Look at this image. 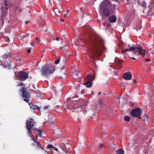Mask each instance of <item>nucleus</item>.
Listing matches in <instances>:
<instances>
[{
  "mask_svg": "<svg viewBox=\"0 0 154 154\" xmlns=\"http://www.w3.org/2000/svg\"><path fill=\"white\" fill-rule=\"evenodd\" d=\"M88 41L92 46L91 51L93 56L91 58H94V57L100 56L101 54L100 46L103 47L104 45L103 39L98 34H92L89 35Z\"/></svg>",
  "mask_w": 154,
  "mask_h": 154,
  "instance_id": "obj_1",
  "label": "nucleus"
},
{
  "mask_svg": "<svg viewBox=\"0 0 154 154\" xmlns=\"http://www.w3.org/2000/svg\"><path fill=\"white\" fill-rule=\"evenodd\" d=\"M128 48H127L125 47V50H121V53L124 55L127 54V51H130L132 50L134 54H138V55H142L143 57H144L145 51L140 45H137L135 47H133L128 45Z\"/></svg>",
  "mask_w": 154,
  "mask_h": 154,
  "instance_id": "obj_2",
  "label": "nucleus"
},
{
  "mask_svg": "<svg viewBox=\"0 0 154 154\" xmlns=\"http://www.w3.org/2000/svg\"><path fill=\"white\" fill-rule=\"evenodd\" d=\"M55 67L50 64L44 66L41 69L42 75L44 76L47 77L50 74H52L55 71Z\"/></svg>",
  "mask_w": 154,
  "mask_h": 154,
  "instance_id": "obj_3",
  "label": "nucleus"
},
{
  "mask_svg": "<svg viewBox=\"0 0 154 154\" xmlns=\"http://www.w3.org/2000/svg\"><path fill=\"white\" fill-rule=\"evenodd\" d=\"M22 93V97L23 98V100L25 101L28 103L29 105V99L30 98V95L27 89V88L24 87H22L20 90Z\"/></svg>",
  "mask_w": 154,
  "mask_h": 154,
  "instance_id": "obj_4",
  "label": "nucleus"
},
{
  "mask_svg": "<svg viewBox=\"0 0 154 154\" xmlns=\"http://www.w3.org/2000/svg\"><path fill=\"white\" fill-rule=\"evenodd\" d=\"M35 124L36 123L34 122V121L33 119L31 118H29L27 120L26 127L28 131L27 132L32 131L34 132H35L36 130H35V128H33V127L34 124Z\"/></svg>",
  "mask_w": 154,
  "mask_h": 154,
  "instance_id": "obj_5",
  "label": "nucleus"
},
{
  "mask_svg": "<svg viewBox=\"0 0 154 154\" xmlns=\"http://www.w3.org/2000/svg\"><path fill=\"white\" fill-rule=\"evenodd\" d=\"M143 110V109L137 108L131 110L130 113L132 116L138 118L141 116Z\"/></svg>",
  "mask_w": 154,
  "mask_h": 154,
  "instance_id": "obj_6",
  "label": "nucleus"
},
{
  "mask_svg": "<svg viewBox=\"0 0 154 154\" xmlns=\"http://www.w3.org/2000/svg\"><path fill=\"white\" fill-rule=\"evenodd\" d=\"M95 78V76L92 75H88L87 76L86 79V82L83 83L84 85H86V87L88 88L91 87L92 85L91 82Z\"/></svg>",
  "mask_w": 154,
  "mask_h": 154,
  "instance_id": "obj_7",
  "label": "nucleus"
},
{
  "mask_svg": "<svg viewBox=\"0 0 154 154\" xmlns=\"http://www.w3.org/2000/svg\"><path fill=\"white\" fill-rule=\"evenodd\" d=\"M18 75L19 80L22 81H24L26 80L29 76L28 72L23 71L19 72Z\"/></svg>",
  "mask_w": 154,
  "mask_h": 154,
  "instance_id": "obj_8",
  "label": "nucleus"
},
{
  "mask_svg": "<svg viewBox=\"0 0 154 154\" xmlns=\"http://www.w3.org/2000/svg\"><path fill=\"white\" fill-rule=\"evenodd\" d=\"M10 5V4L8 0H5L3 2L1 7L2 12L3 14H5L8 12V10Z\"/></svg>",
  "mask_w": 154,
  "mask_h": 154,
  "instance_id": "obj_9",
  "label": "nucleus"
},
{
  "mask_svg": "<svg viewBox=\"0 0 154 154\" xmlns=\"http://www.w3.org/2000/svg\"><path fill=\"white\" fill-rule=\"evenodd\" d=\"M111 2L108 0H104L101 3L100 7V9L106 8H110V7L112 5Z\"/></svg>",
  "mask_w": 154,
  "mask_h": 154,
  "instance_id": "obj_10",
  "label": "nucleus"
},
{
  "mask_svg": "<svg viewBox=\"0 0 154 154\" xmlns=\"http://www.w3.org/2000/svg\"><path fill=\"white\" fill-rule=\"evenodd\" d=\"M100 10L102 12V15L105 17H108L110 14V8L100 9Z\"/></svg>",
  "mask_w": 154,
  "mask_h": 154,
  "instance_id": "obj_11",
  "label": "nucleus"
},
{
  "mask_svg": "<svg viewBox=\"0 0 154 154\" xmlns=\"http://www.w3.org/2000/svg\"><path fill=\"white\" fill-rule=\"evenodd\" d=\"M123 78L126 80H129L132 78V75L130 72L128 71L125 73L123 75Z\"/></svg>",
  "mask_w": 154,
  "mask_h": 154,
  "instance_id": "obj_12",
  "label": "nucleus"
},
{
  "mask_svg": "<svg viewBox=\"0 0 154 154\" xmlns=\"http://www.w3.org/2000/svg\"><path fill=\"white\" fill-rule=\"evenodd\" d=\"M78 109H79L78 110V111H79L80 112V114L82 113L84 115H85L86 113L87 110H86L85 106H83L82 107H79Z\"/></svg>",
  "mask_w": 154,
  "mask_h": 154,
  "instance_id": "obj_13",
  "label": "nucleus"
},
{
  "mask_svg": "<svg viewBox=\"0 0 154 154\" xmlns=\"http://www.w3.org/2000/svg\"><path fill=\"white\" fill-rule=\"evenodd\" d=\"M109 20L111 23H115L116 21L117 18L115 15H113L109 17Z\"/></svg>",
  "mask_w": 154,
  "mask_h": 154,
  "instance_id": "obj_14",
  "label": "nucleus"
},
{
  "mask_svg": "<svg viewBox=\"0 0 154 154\" xmlns=\"http://www.w3.org/2000/svg\"><path fill=\"white\" fill-rule=\"evenodd\" d=\"M28 135L31 137L32 138V140L35 142L36 141L35 138L33 137V135L32 134V131H30L29 132H27Z\"/></svg>",
  "mask_w": 154,
  "mask_h": 154,
  "instance_id": "obj_15",
  "label": "nucleus"
},
{
  "mask_svg": "<svg viewBox=\"0 0 154 154\" xmlns=\"http://www.w3.org/2000/svg\"><path fill=\"white\" fill-rule=\"evenodd\" d=\"M2 35H3V38L5 39L6 42H9L10 41L9 38L8 37V36L5 35L4 34H3L2 32H1Z\"/></svg>",
  "mask_w": 154,
  "mask_h": 154,
  "instance_id": "obj_16",
  "label": "nucleus"
},
{
  "mask_svg": "<svg viewBox=\"0 0 154 154\" xmlns=\"http://www.w3.org/2000/svg\"><path fill=\"white\" fill-rule=\"evenodd\" d=\"M124 151L122 149L117 150L116 151V154H124Z\"/></svg>",
  "mask_w": 154,
  "mask_h": 154,
  "instance_id": "obj_17",
  "label": "nucleus"
},
{
  "mask_svg": "<svg viewBox=\"0 0 154 154\" xmlns=\"http://www.w3.org/2000/svg\"><path fill=\"white\" fill-rule=\"evenodd\" d=\"M36 130L37 131L36 135L37 137L39 136L40 137H41L42 136V131H41L38 130Z\"/></svg>",
  "mask_w": 154,
  "mask_h": 154,
  "instance_id": "obj_18",
  "label": "nucleus"
},
{
  "mask_svg": "<svg viewBox=\"0 0 154 154\" xmlns=\"http://www.w3.org/2000/svg\"><path fill=\"white\" fill-rule=\"evenodd\" d=\"M125 120L127 122H129L130 120V117L128 116H125L124 117Z\"/></svg>",
  "mask_w": 154,
  "mask_h": 154,
  "instance_id": "obj_19",
  "label": "nucleus"
},
{
  "mask_svg": "<svg viewBox=\"0 0 154 154\" xmlns=\"http://www.w3.org/2000/svg\"><path fill=\"white\" fill-rule=\"evenodd\" d=\"M60 147L62 149L65 148L66 146L64 143H62L60 145Z\"/></svg>",
  "mask_w": 154,
  "mask_h": 154,
  "instance_id": "obj_20",
  "label": "nucleus"
},
{
  "mask_svg": "<svg viewBox=\"0 0 154 154\" xmlns=\"http://www.w3.org/2000/svg\"><path fill=\"white\" fill-rule=\"evenodd\" d=\"M33 107L32 108V109H34L35 110V109L38 110L40 111V109L41 108L40 106H33Z\"/></svg>",
  "mask_w": 154,
  "mask_h": 154,
  "instance_id": "obj_21",
  "label": "nucleus"
},
{
  "mask_svg": "<svg viewBox=\"0 0 154 154\" xmlns=\"http://www.w3.org/2000/svg\"><path fill=\"white\" fill-rule=\"evenodd\" d=\"M136 32H135V33L137 34H141L143 32V31L142 30V29H137Z\"/></svg>",
  "mask_w": 154,
  "mask_h": 154,
  "instance_id": "obj_22",
  "label": "nucleus"
},
{
  "mask_svg": "<svg viewBox=\"0 0 154 154\" xmlns=\"http://www.w3.org/2000/svg\"><path fill=\"white\" fill-rule=\"evenodd\" d=\"M82 28H84V29H92L89 25H85Z\"/></svg>",
  "mask_w": 154,
  "mask_h": 154,
  "instance_id": "obj_23",
  "label": "nucleus"
},
{
  "mask_svg": "<svg viewBox=\"0 0 154 154\" xmlns=\"http://www.w3.org/2000/svg\"><path fill=\"white\" fill-rule=\"evenodd\" d=\"M146 5H147L146 3L144 1V0H143L141 3V6L143 7H146Z\"/></svg>",
  "mask_w": 154,
  "mask_h": 154,
  "instance_id": "obj_24",
  "label": "nucleus"
},
{
  "mask_svg": "<svg viewBox=\"0 0 154 154\" xmlns=\"http://www.w3.org/2000/svg\"><path fill=\"white\" fill-rule=\"evenodd\" d=\"M55 12L57 14H60L61 13V11L57 9H55Z\"/></svg>",
  "mask_w": 154,
  "mask_h": 154,
  "instance_id": "obj_25",
  "label": "nucleus"
},
{
  "mask_svg": "<svg viewBox=\"0 0 154 154\" xmlns=\"http://www.w3.org/2000/svg\"><path fill=\"white\" fill-rule=\"evenodd\" d=\"M60 60V58L59 57L58 59H57L55 61L54 63L55 64H58L59 63V62Z\"/></svg>",
  "mask_w": 154,
  "mask_h": 154,
  "instance_id": "obj_26",
  "label": "nucleus"
},
{
  "mask_svg": "<svg viewBox=\"0 0 154 154\" xmlns=\"http://www.w3.org/2000/svg\"><path fill=\"white\" fill-rule=\"evenodd\" d=\"M48 123L51 126H52L55 124V122L54 121L51 122V121H50L48 122Z\"/></svg>",
  "mask_w": 154,
  "mask_h": 154,
  "instance_id": "obj_27",
  "label": "nucleus"
},
{
  "mask_svg": "<svg viewBox=\"0 0 154 154\" xmlns=\"http://www.w3.org/2000/svg\"><path fill=\"white\" fill-rule=\"evenodd\" d=\"M47 147L48 148H54V146H53L51 144H50L47 146Z\"/></svg>",
  "mask_w": 154,
  "mask_h": 154,
  "instance_id": "obj_28",
  "label": "nucleus"
},
{
  "mask_svg": "<svg viewBox=\"0 0 154 154\" xmlns=\"http://www.w3.org/2000/svg\"><path fill=\"white\" fill-rule=\"evenodd\" d=\"M99 147L100 148H101L104 146V145L102 143H100L99 144Z\"/></svg>",
  "mask_w": 154,
  "mask_h": 154,
  "instance_id": "obj_29",
  "label": "nucleus"
},
{
  "mask_svg": "<svg viewBox=\"0 0 154 154\" xmlns=\"http://www.w3.org/2000/svg\"><path fill=\"white\" fill-rule=\"evenodd\" d=\"M35 142L37 144L39 147H40V144L39 141H37L36 140V141H35Z\"/></svg>",
  "mask_w": 154,
  "mask_h": 154,
  "instance_id": "obj_30",
  "label": "nucleus"
},
{
  "mask_svg": "<svg viewBox=\"0 0 154 154\" xmlns=\"http://www.w3.org/2000/svg\"><path fill=\"white\" fill-rule=\"evenodd\" d=\"M24 85V84L23 83V82H22L21 83L19 82V83L18 84V86H22V85Z\"/></svg>",
  "mask_w": 154,
  "mask_h": 154,
  "instance_id": "obj_31",
  "label": "nucleus"
},
{
  "mask_svg": "<svg viewBox=\"0 0 154 154\" xmlns=\"http://www.w3.org/2000/svg\"><path fill=\"white\" fill-rule=\"evenodd\" d=\"M142 28V26H140V25H138L137 26V27H136V29H141Z\"/></svg>",
  "mask_w": 154,
  "mask_h": 154,
  "instance_id": "obj_32",
  "label": "nucleus"
},
{
  "mask_svg": "<svg viewBox=\"0 0 154 154\" xmlns=\"http://www.w3.org/2000/svg\"><path fill=\"white\" fill-rule=\"evenodd\" d=\"M145 60L146 62H150V60L149 59H145Z\"/></svg>",
  "mask_w": 154,
  "mask_h": 154,
  "instance_id": "obj_33",
  "label": "nucleus"
},
{
  "mask_svg": "<svg viewBox=\"0 0 154 154\" xmlns=\"http://www.w3.org/2000/svg\"><path fill=\"white\" fill-rule=\"evenodd\" d=\"M148 63L147 64L148 65V66H150V65H151V62H148Z\"/></svg>",
  "mask_w": 154,
  "mask_h": 154,
  "instance_id": "obj_34",
  "label": "nucleus"
},
{
  "mask_svg": "<svg viewBox=\"0 0 154 154\" xmlns=\"http://www.w3.org/2000/svg\"><path fill=\"white\" fill-rule=\"evenodd\" d=\"M31 48H30V49H28V50H27V52L28 53H30L31 51Z\"/></svg>",
  "mask_w": 154,
  "mask_h": 154,
  "instance_id": "obj_35",
  "label": "nucleus"
},
{
  "mask_svg": "<svg viewBox=\"0 0 154 154\" xmlns=\"http://www.w3.org/2000/svg\"><path fill=\"white\" fill-rule=\"evenodd\" d=\"M48 108V106H45L44 107V109H47Z\"/></svg>",
  "mask_w": 154,
  "mask_h": 154,
  "instance_id": "obj_36",
  "label": "nucleus"
},
{
  "mask_svg": "<svg viewBox=\"0 0 154 154\" xmlns=\"http://www.w3.org/2000/svg\"><path fill=\"white\" fill-rule=\"evenodd\" d=\"M112 0L114 1L115 2H120L121 1V0Z\"/></svg>",
  "mask_w": 154,
  "mask_h": 154,
  "instance_id": "obj_37",
  "label": "nucleus"
},
{
  "mask_svg": "<svg viewBox=\"0 0 154 154\" xmlns=\"http://www.w3.org/2000/svg\"><path fill=\"white\" fill-rule=\"evenodd\" d=\"M55 149V150H56V151H58V149L57 148H56V147H54V148H53Z\"/></svg>",
  "mask_w": 154,
  "mask_h": 154,
  "instance_id": "obj_38",
  "label": "nucleus"
},
{
  "mask_svg": "<svg viewBox=\"0 0 154 154\" xmlns=\"http://www.w3.org/2000/svg\"><path fill=\"white\" fill-rule=\"evenodd\" d=\"M81 92L83 94L85 92V91L84 90H82L81 91Z\"/></svg>",
  "mask_w": 154,
  "mask_h": 154,
  "instance_id": "obj_39",
  "label": "nucleus"
},
{
  "mask_svg": "<svg viewBox=\"0 0 154 154\" xmlns=\"http://www.w3.org/2000/svg\"><path fill=\"white\" fill-rule=\"evenodd\" d=\"M29 21V20H28V21H26L25 22V24H27L28 23V22Z\"/></svg>",
  "mask_w": 154,
  "mask_h": 154,
  "instance_id": "obj_40",
  "label": "nucleus"
},
{
  "mask_svg": "<svg viewBox=\"0 0 154 154\" xmlns=\"http://www.w3.org/2000/svg\"><path fill=\"white\" fill-rule=\"evenodd\" d=\"M35 43L34 42H32V43H31V45H35Z\"/></svg>",
  "mask_w": 154,
  "mask_h": 154,
  "instance_id": "obj_41",
  "label": "nucleus"
},
{
  "mask_svg": "<svg viewBox=\"0 0 154 154\" xmlns=\"http://www.w3.org/2000/svg\"><path fill=\"white\" fill-rule=\"evenodd\" d=\"M152 26H154V21H153L152 23Z\"/></svg>",
  "mask_w": 154,
  "mask_h": 154,
  "instance_id": "obj_42",
  "label": "nucleus"
},
{
  "mask_svg": "<svg viewBox=\"0 0 154 154\" xmlns=\"http://www.w3.org/2000/svg\"><path fill=\"white\" fill-rule=\"evenodd\" d=\"M57 41H59V38L58 37L57 38Z\"/></svg>",
  "mask_w": 154,
  "mask_h": 154,
  "instance_id": "obj_43",
  "label": "nucleus"
},
{
  "mask_svg": "<svg viewBox=\"0 0 154 154\" xmlns=\"http://www.w3.org/2000/svg\"><path fill=\"white\" fill-rule=\"evenodd\" d=\"M58 78H59V79H60L62 78V77L61 76H59Z\"/></svg>",
  "mask_w": 154,
  "mask_h": 154,
  "instance_id": "obj_44",
  "label": "nucleus"
},
{
  "mask_svg": "<svg viewBox=\"0 0 154 154\" xmlns=\"http://www.w3.org/2000/svg\"><path fill=\"white\" fill-rule=\"evenodd\" d=\"M136 79H134V81H133V82L134 83H135L136 82Z\"/></svg>",
  "mask_w": 154,
  "mask_h": 154,
  "instance_id": "obj_45",
  "label": "nucleus"
},
{
  "mask_svg": "<svg viewBox=\"0 0 154 154\" xmlns=\"http://www.w3.org/2000/svg\"><path fill=\"white\" fill-rule=\"evenodd\" d=\"M101 94V92H99L98 94V95H100Z\"/></svg>",
  "mask_w": 154,
  "mask_h": 154,
  "instance_id": "obj_46",
  "label": "nucleus"
},
{
  "mask_svg": "<svg viewBox=\"0 0 154 154\" xmlns=\"http://www.w3.org/2000/svg\"><path fill=\"white\" fill-rule=\"evenodd\" d=\"M149 116L147 115L145 116V117H146V118H148Z\"/></svg>",
  "mask_w": 154,
  "mask_h": 154,
  "instance_id": "obj_47",
  "label": "nucleus"
},
{
  "mask_svg": "<svg viewBox=\"0 0 154 154\" xmlns=\"http://www.w3.org/2000/svg\"><path fill=\"white\" fill-rule=\"evenodd\" d=\"M132 59L133 60H135L136 59L134 57H133V58H132Z\"/></svg>",
  "mask_w": 154,
  "mask_h": 154,
  "instance_id": "obj_48",
  "label": "nucleus"
},
{
  "mask_svg": "<svg viewBox=\"0 0 154 154\" xmlns=\"http://www.w3.org/2000/svg\"><path fill=\"white\" fill-rule=\"evenodd\" d=\"M67 13H66V14H64V15L63 16L64 17H65L67 15Z\"/></svg>",
  "mask_w": 154,
  "mask_h": 154,
  "instance_id": "obj_49",
  "label": "nucleus"
},
{
  "mask_svg": "<svg viewBox=\"0 0 154 154\" xmlns=\"http://www.w3.org/2000/svg\"><path fill=\"white\" fill-rule=\"evenodd\" d=\"M40 147L41 148V149H43H43H44V148H43L42 147H41V146H40Z\"/></svg>",
  "mask_w": 154,
  "mask_h": 154,
  "instance_id": "obj_50",
  "label": "nucleus"
},
{
  "mask_svg": "<svg viewBox=\"0 0 154 154\" xmlns=\"http://www.w3.org/2000/svg\"><path fill=\"white\" fill-rule=\"evenodd\" d=\"M36 41H38V38H36Z\"/></svg>",
  "mask_w": 154,
  "mask_h": 154,
  "instance_id": "obj_51",
  "label": "nucleus"
},
{
  "mask_svg": "<svg viewBox=\"0 0 154 154\" xmlns=\"http://www.w3.org/2000/svg\"><path fill=\"white\" fill-rule=\"evenodd\" d=\"M92 2H95V1H96L97 0H91Z\"/></svg>",
  "mask_w": 154,
  "mask_h": 154,
  "instance_id": "obj_52",
  "label": "nucleus"
},
{
  "mask_svg": "<svg viewBox=\"0 0 154 154\" xmlns=\"http://www.w3.org/2000/svg\"><path fill=\"white\" fill-rule=\"evenodd\" d=\"M67 14H68V12H69V10H67Z\"/></svg>",
  "mask_w": 154,
  "mask_h": 154,
  "instance_id": "obj_53",
  "label": "nucleus"
},
{
  "mask_svg": "<svg viewBox=\"0 0 154 154\" xmlns=\"http://www.w3.org/2000/svg\"><path fill=\"white\" fill-rule=\"evenodd\" d=\"M64 21V20L63 19H62L61 20V22H63Z\"/></svg>",
  "mask_w": 154,
  "mask_h": 154,
  "instance_id": "obj_54",
  "label": "nucleus"
},
{
  "mask_svg": "<svg viewBox=\"0 0 154 154\" xmlns=\"http://www.w3.org/2000/svg\"><path fill=\"white\" fill-rule=\"evenodd\" d=\"M149 37H151V36H152V35H149Z\"/></svg>",
  "mask_w": 154,
  "mask_h": 154,
  "instance_id": "obj_55",
  "label": "nucleus"
},
{
  "mask_svg": "<svg viewBox=\"0 0 154 154\" xmlns=\"http://www.w3.org/2000/svg\"><path fill=\"white\" fill-rule=\"evenodd\" d=\"M113 6H115V5H113Z\"/></svg>",
  "mask_w": 154,
  "mask_h": 154,
  "instance_id": "obj_56",
  "label": "nucleus"
},
{
  "mask_svg": "<svg viewBox=\"0 0 154 154\" xmlns=\"http://www.w3.org/2000/svg\"><path fill=\"white\" fill-rule=\"evenodd\" d=\"M124 32V31L123 32V31H122V32Z\"/></svg>",
  "mask_w": 154,
  "mask_h": 154,
  "instance_id": "obj_57",
  "label": "nucleus"
},
{
  "mask_svg": "<svg viewBox=\"0 0 154 154\" xmlns=\"http://www.w3.org/2000/svg\"><path fill=\"white\" fill-rule=\"evenodd\" d=\"M118 69H120V68H118Z\"/></svg>",
  "mask_w": 154,
  "mask_h": 154,
  "instance_id": "obj_58",
  "label": "nucleus"
}]
</instances>
